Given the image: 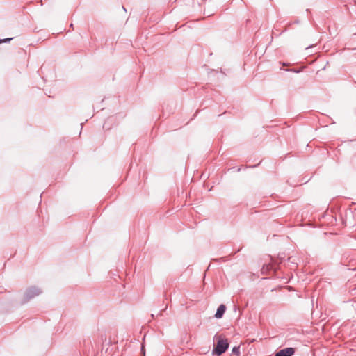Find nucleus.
Instances as JSON below:
<instances>
[{"label":"nucleus","instance_id":"nucleus-1","mask_svg":"<svg viewBox=\"0 0 356 356\" xmlns=\"http://www.w3.org/2000/svg\"><path fill=\"white\" fill-rule=\"evenodd\" d=\"M229 346V343L227 339L218 338L217 345L213 350V353L218 355H220L222 353L226 351Z\"/></svg>","mask_w":356,"mask_h":356},{"label":"nucleus","instance_id":"nucleus-2","mask_svg":"<svg viewBox=\"0 0 356 356\" xmlns=\"http://www.w3.org/2000/svg\"><path fill=\"white\" fill-rule=\"evenodd\" d=\"M294 353V348H286L277 352L275 356H292Z\"/></svg>","mask_w":356,"mask_h":356},{"label":"nucleus","instance_id":"nucleus-3","mask_svg":"<svg viewBox=\"0 0 356 356\" xmlns=\"http://www.w3.org/2000/svg\"><path fill=\"white\" fill-rule=\"evenodd\" d=\"M225 310H226V307L224 305H220L217 309V312L215 314V317L217 318H222Z\"/></svg>","mask_w":356,"mask_h":356},{"label":"nucleus","instance_id":"nucleus-4","mask_svg":"<svg viewBox=\"0 0 356 356\" xmlns=\"http://www.w3.org/2000/svg\"><path fill=\"white\" fill-rule=\"evenodd\" d=\"M10 40H11V38H6V39H4V40H0V44L1 42H3L10 41Z\"/></svg>","mask_w":356,"mask_h":356}]
</instances>
